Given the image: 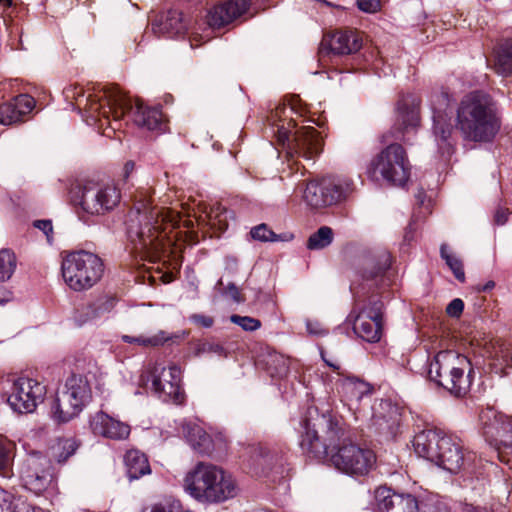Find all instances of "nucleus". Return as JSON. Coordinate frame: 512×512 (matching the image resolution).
<instances>
[{
  "label": "nucleus",
  "mask_w": 512,
  "mask_h": 512,
  "mask_svg": "<svg viewBox=\"0 0 512 512\" xmlns=\"http://www.w3.org/2000/svg\"><path fill=\"white\" fill-rule=\"evenodd\" d=\"M501 126L497 102L482 90L465 95L456 111V128L463 138L473 142H490Z\"/></svg>",
  "instance_id": "nucleus-3"
},
{
  "label": "nucleus",
  "mask_w": 512,
  "mask_h": 512,
  "mask_svg": "<svg viewBox=\"0 0 512 512\" xmlns=\"http://www.w3.org/2000/svg\"><path fill=\"white\" fill-rule=\"evenodd\" d=\"M185 491L199 502L219 503L237 495L234 479L221 468L199 462L184 479Z\"/></svg>",
  "instance_id": "nucleus-4"
},
{
  "label": "nucleus",
  "mask_w": 512,
  "mask_h": 512,
  "mask_svg": "<svg viewBox=\"0 0 512 512\" xmlns=\"http://www.w3.org/2000/svg\"><path fill=\"white\" fill-rule=\"evenodd\" d=\"M440 256L445 261L446 265L450 268L455 278L463 283L465 282V272L462 260L450 251L447 244H442L440 247Z\"/></svg>",
  "instance_id": "nucleus-37"
},
{
  "label": "nucleus",
  "mask_w": 512,
  "mask_h": 512,
  "mask_svg": "<svg viewBox=\"0 0 512 512\" xmlns=\"http://www.w3.org/2000/svg\"><path fill=\"white\" fill-rule=\"evenodd\" d=\"M120 191L113 184L87 181L72 190V200L89 215H103L120 202Z\"/></svg>",
  "instance_id": "nucleus-9"
},
{
  "label": "nucleus",
  "mask_w": 512,
  "mask_h": 512,
  "mask_svg": "<svg viewBox=\"0 0 512 512\" xmlns=\"http://www.w3.org/2000/svg\"><path fill=\"white\" fill-rule=\"evenodd\" d=\"M413 447L418 456L450 473H476V454L464 451L461 441L456 436L440 429H426L417 433L413 439Z\"/></svg>",
  "instance_id": "nucleus-2"
},
{
  "label": "nucleus",
  "mask_w": 512,
  "mask_h": 512,
  "mask_svg": "<svg viewBox=\"0 0 512 512\" xmlns=\"http://www.w3.org/2000/svg\"><path fill=\"white\" fill-rule=\"evenodd\" d=\"M228 213H229V211L227 209L223 208L222 212L216 213V215H215L216 218H219L218 224L221 229L227 226V224L223 223V222L226 221Z\"/></svg>",
  "instance_id": "nucleus-58"
},
{
  "label": "nucleus",
  "mask_w": 512,
  "mask_h": 512,
  "mask_svg": "<svg viewBox=\"0 0 512 512\" xmlns=\"http://www.w3.org/2000/svg\"><path fill=\"white\" fill-rule=\"evenodd\" d=\"M306 329L310 335L318 337L327 335L328 333L327 330L323 328L322 324L317 320H306Z\"/></svg>",
  "instance_id": "nucleus-52"
},
{
  "label": "nucleus",
  "mask_w": 512,
  "mask_h": 512,
  "mask_svg": "<svg viewBox=\"0 0 512 512\" xmlns=\"http://www.w3.org/2000/svg\"><path fill=\"white\" fill-rule=\"evenodd\" d=\"M0 512H41L27 503L22 497H16L0 488Z\"/></svg>",
  "instance_id": "nucleus-35"
},
{
  "label": "nucleus",
  "mask_w": 512,
  "mask_h": 512,
  "mask_svg": "<svg viewBox=\"0 0 512 512\" xmlns=\"http://www.w3.org/2000/svg\"><path fill=\"white\" fill-rule=\"evenodd\" d=\"M486 441L498 452L499 459L509 462L512 457V417L493 409L481 415Z\"/></svg>",
  "instance_id": "nucleus-13"
},
{
  "label": "nucleus",
  "mask_w": 512,
  "mask_h": 512,
  "mask_svg": "<svg viewBox=\"0 0 512 512\" xmlns=\"http://www.w3.org/2000/svg\"><path fill=\"white\" fill-rule=\"evenodd\" d=\"M170 382L162 383L161 378L152 379V391L164 402L172 401L174 403H181L184 399V393L181 389V369L177 365L171 366L169 372Z\"/></svg>",
  "instance_id": "nucleus-28"
},
{
  "label": "nucleus",
  "mask_w": 512,
  "mask_h": 512,
  "mask_svg": "<svg viewBox=\"0 0 512 512\" xmlns=\"http://www.w3.org/2000/svg\"><path fill=\"white\" fill-rule=\"evenodd\" d=\"M65 283L74 291H83L93 287L102 277L104 264L102 259L85 250L67 254L61 265Z\"/></svg>",
  "instance_id": "nucleus-7"
},
{
  "label": "nucleus",
  "mask_w": 512,
  "mask_h": 512,
  "mask_svg": "<svg viewBox=\"0 0 512 512\" xmlns=\"http://www.w3.org/2000/svg\"><path fill=\"white\" fill-rule=\"evenodd\" d=\"M433 134L438 149L442 155L450 156L453 152L455 139L453 137L454 126L451 123L452 111L450 107V96L446 91H438L430 98Z\"/></svg>",
  "instance_id": "nucleus-12"
},
{
  "label": "nucleus",
  "mask_w": 512,
  "mask_h": 512,
  "mask_svg": "<svg viewBox=\"0 0 512 512\" xmlns=\"http://www.w3.org/2000/svg\"><path fill=\"white\" fill-rule=\"evenodd\" d=\"M379 512H420L418 500L411 494H398L386 487L375 492Z\"/></svg>",
  "instance_id": "nucleus-22"
},
{
  "label": "nucleus",
  "mask_w": 512,
  "mask_h": 512,
  "mask_svg": "<svg viewBox=\"0 0 512 512\" xmlns=\"http://www.w3.org/2000/svg\"><path fill=\"white\" fill-rule=\"evenodd\" d=\"M300 447L309 457L330 461L340 472L351 477H362L375 467L373 450L354 443H346L347 436L341 418L331 410L320 413L318 407H308L299 422Z\"/></svg>",
  "instance_id": "nucleus-1"
},
{
  "label": "nucleus",
  "mask_w": 512,
  "mask_h": 512,
  "mask_svg": "<svg viewBox=\"0 0 512 512\" xmlns=\"http://www.w3.org/2000/svg\"><path fill=\"white\" fill-rule=\"evenodd\" d=\"M22 485L39 495L52 483L53 475L49 459L40 452H32L23 461L20 469Z\"/></svg>",
  "instance_id": "nucleus-16"
},
{
  "label": "nucleus",
  "mask_w": 512,
  "mask_h": 512,
  "mask_svg": "<svg viewBox=\"0 0 512 512\" xmlns=\"http://www.w3.org/2000/svg\"><path fill=\"white\" fill-rule=\"evenodd\" d=\"M111 91H114L119 94H124L118 87L114 85H104L101 87L100 90H98L95 93H90L85 101V109L89 113L90 118L92 120L99 121L100 125H103L102 118L105 120H108L109 126H111V129L113 131L117 130L121 126V120L125 116H130V112H125L122 116H118L117 114L120 113L119 105L115 104L113 107H111V110L106 105V92L108 93Z\"/></svg>",
  "instance_id": "nucleus-17"
},
{
  "label": "nucleus",
  "mask_w": 512,
  "mask_h": 512,
  "mask_svg": "<svg viewBox=\"0 0 512 512\" xmlns=\"http://www.w3.org/2000/svg\"><path fill=\"white\" fill-rule=\"evenodd\" d=\"M127 476L130 481L137 480L151 473V468L146 455L139 450H129L124 456Z\"/></svg>",
  "instance_id": "nucleus-32"
},
{
  "label": "nucleus",
  "mask_w": 512,
  "mask_h": 512,
  "mask_svg": "<svg viewBox=\"0 0 512 512\" xmlns=\"http://www.w3.org/2000/svg\"><path fill=\"white\" fill-rule=\"evenodd\" d=\"M230 321L240 326L244 331H255L261 327L260 320L250 316H240L233 314L230 316Z\"/></svg>",
  "instance_id": "nucleus-45"
},
{
  "label": "nucleus",
  "mask_w": 512,
  "mask_h": 512,
  "mask_svg": "<svg viewBox=\"0 0 512 512\" xmlns=\"http://www.w3.org/2000/svg\"><path fill=\"white\" fill-rule=\"evenodd\" d=\"M105 95L107 98L106 105L110 110L113 105H119L120 113L117 114L118 116H122L125 112H130L132 121L138 127L149 131H164L165 122L159 107L144 106L139 100L133 102L125 94H119L114 91H108Z\"/></svg>",
  "instance_id": "nucleus-11"
},
{
  "label": "nucleus",
  "mask_w": 512,
  "mask_h": 512,
  "mask_svg": "<svg viewBox=\"0 0 512 512\" xmlns=\"http://www.w3.org/2000/svg\"><path fill=\"white\" fill-rule=\"evenodd\" d=\"M459 512H489L486 507L474 506L469 503H461L459 506Z\"/></svg>",
  "instance_id": "nucleus-57"
},
{
  "label": "nucleus",
  "mask_w": 512,
  "mask_h": 512,
  "mask_svg": "<svg viewBox=\"0 0 512 512\" xmlns=\"http://www.w3.org/2000/svg\"><path fill=\"white\" fill-rule=\"evenodd\" d=\"M33 226L35 228L41 230L45 234L48 243H52L53 225H52L51 220H48V219L35 220L33 222Z\"/></svg>",
  "instance_id": "nucleus-50"
},
{
  "label": "nucleus",
  "mask_w": 512,
  "mask_h": 512,
  "mask_svg": "<svg viewBox=\"0 0 512 512\" xmlns=\"http://www.w3.org/2000/svg\"><path fill=\"white\" fill-rule=\"evenodd\" d=\"M337 391L344 405L349 410L355 411L359 409L361 400L371 394L372 387L364 380L354 376H347L339 381Z\"/></svg>",
  "instance_id": "nucleus-23"
},
{
  "label": "nucleus",
  "mask_w": 512,
  "mask_h": 512,
  "mask_svg": "<svg viewBox=\"0 0 512 512\" xmlns=\"http://www.w3.org/2000/svg\"><path fill=\"white\" fill-rule=\"evenodd\" d=\"M187 29V20L184 18L183 14L176 9L168 10L151 23V30L158 37H178L184 35Z\"/></svg>",
  "instance_id": "nucleus-25"
},
{
  "label": "nucleus",
  "mask_w": 512,
  "mask_h": 512,
  "mask_svg": "<svg viewBox=\"0 0 512 512\" xmlns=\"http://www.w3.org/2000/svg\"><path fill=\"white\" fill-rule=\"evenodd\" d=\"M410 162L405 149L397 143L384 148L372 161L368 168L369 175L379 180L381 177L394 186H403L410 177Z\"/></svg>",
  "instance_id": "nucleus-8"
},
{
  "label": "nucleus",
  "mask_w": 512,
  "mask_h": 512,
  "mask_svg": "<svg viewBox=\"0 0 512 512\" xmlns=\"http://www.w3.org/2000/svg\"><path fill=\"white\" fill-rule=\"evenodd\" d=\"M90 399L91 388L87 378L73 373L52 401L50 417L57 424L68 423L82 412Z\"/></svg>",
  "instance_id": "nucleus-6"
},
{
  "label": "nucleus",
  "mask_w": 512,
  "mask_h": 512,
  "mask_svg": "<svg viewBox=\"0 0 512 512\" xmlns=\"http://www.w3.org/2000/svg\"><path fill=\"white\" fill-rule=\"evenodd\" d=\"M35 107V100L27 94H20L12 101L0 105V124L13 125L24 120Z\"/></svg>",
  "instance_id": "nucleus-27"
},
{
  "label": "nucleus",
  "mask_w": 512,
  "mask_h": 512,
  "mask_svg": "<svg viewBox=\"0 0 512 512\" xmlns=\"http://www.w3.org/2000/svg\"><path fill=\"white\" fill-rule=\"evenodd\" d=\"M190 320L192 322H194L195 324H198L202 327H205V328H210L214 321H213V318L210 317V316H205V315H202V314H193L190 316Z\"/></svg>",
  "instance_id": "nucleus-54"
},
{
  "label": "nucleus",
  "mask_w": 512,
  "mask_h": 512,
  "mask_svg": "<svg viewBox=\"0 0 512 512\" xmlns=\"http://www.w3.org/2000/svg\"><path fill=\"white\" fill-rule=\"evenodd\" d=\"M0 5L4 8H9L12 6V0H0Z\"/></svg>",
  "instance_id": "nucleus-64"
},
{
  "label": "nucleus",
  "mask_w": 512,
  "mask_h": 512,
  "mask_svg": "<svg viewBox=\"0 0 512 512\" xmlns=\"http://www.w3.org/2000/svg\"><path fill=\"white\" fill-rule=\"evenodd\" d=\"M493 68L498 75L512 76V39H508L500 45Z\"/></svg>",
  "instance_id": "nucleus-34"
},
{
  "label": "nucleus",
  "mask_w": 512,
  "mask_h": 512,
  "mask_svg": "<svg viewBox=\"0 0 512 512\" xmlns=\"http://www.w3.org/2000/svg\"><path fill=\"white\" fill-rule=\"evenodd\" d=\"M187 333L185 331H180L177 333L168 334L165 331H159L157 334L153 335L152 337H145V336H129V335H123L122 340L125 343L129 344H136L139 346H159L166 342H172L176 343L182 339L185 338Z\"/></svg>",
  "instance_id": "nucleus-33"
},
{
  "label": "nucleus",
  "mask_w": 512,
  "mask_h": 512,
  "mask_svg": "<svg viewBox=\"0 0 512 512\" xmlns=\"http://www.w3.org/2000/svg\"><path fill=\"white\" fill-rule=\"evenodd\" d=\"M494 287L495 282L493 280H489L484 285H478L476 289L478 292H488L491 291Z\"/></svg>",
  "instance_id": "nucleus-59"
},
{
  "label": "nucleus",
  "mask_w": 512,
  "mask_h": 512,
  "mask_svg": "<svg viewBox=\"0 0 512 512\" xmlns=\"http://www.w3.org/2000/svg\"><path fill=\"white\" fill-rule=\"evenodd\" d=\"M200 353H213V354H216L218 356H226V350L225 348L219 344V343H215V342H205L203 343L199 350H198Z\"/></svg>",
  "instance_id": "nucleus-49"
},
{
  "label": "nucleus",
  "mask_w": 512,
  "mask_h": 512,
  "mask_svg": "<svg viewBox=\"0 0 512 512\" xmlns=\"http://www.w3.org/2000/svg\"><path fill=\"white\" fill-rule=\"evenodd\" d=\"M321 357L322 359L324 360V362L326 363L327 366H329L330 368H332L334 371H337V373L340 375V376H343V372L340 371V365L337 364V363H334V362H331L329 360H327L324 356L323 353H321Z\"/></svg>",
  "instance_id": "nucleus-60"
},
{
  "label": "nucleus",
  "mask_w": 512,
  "mask_h": 512,
  "mask_svg": "<svg viewBox=\"0 0 512 512\" xmlns=\"http://www.w3.org/2000/svg\"><path fill=\"white\" fill-rule=\"evenodd\" d=\"M169 372H171V366L168 369H166L163 366L155 365L152 368V370L149 372L147 381H150L152 383L153 378L159 377V378H161L162 383H169L170 382Z\"/></svg>",
  "instance_id": "nucleus-48"
},
{
  "label": "nucleus",
  "mask_w": 512,
  "mask_h": 512,
  "mask_svg": "<svg viewBox=\"0 0 512 512\" xmlns=\"http://www.w3.org/2000/svg\"><path fill=\"white\" fill-rule=\"evenodd\" d=\"M90 428L94 435L113 440L126 439L130 434V426L124 422L112 418L103 411L91 416Z\"/></svg>",
  "instance_id": "nucleus-24"
},
{
  "label": "nucleus",
  "mask_w": 512,
  "mask_h": 512,
  "mask_svg": "<svg viewBox=\"0 0 512 512\" xmlns=\"http://www.w3.org/2000/svg\"><path fill=\"white\" fill-rule=\"evenodd\" d=\"M418 106L419 101L414 96H407L398 101L399 133L404 134L410 128L414 129L418 125Z\"/></svg>",
  "instance_id": "nucleus-31"
},
{
  "label": "nucleus",
  "mask_w": 512,
  "mask_h": 512,
  "mask_svg": "<svg viewBox=\"0 0 512 512\" xmlns=\"http://www.w3.org/2000/svg\"><path fill=\"white\" fill-rule=\"evenodd\" d=\"M412 231H413V224L410 223L408 225V227L406 228V232H405V235H404V241L405 242L409 243L412 240V238H413Z\"/></svg>",
  "instance_id": "nucleus-62"
},
{
  "label": "nucleus",
  "mask_w": 512,
  "mask_h": 512,
  "mask_svg": "<svg viewBox=\"0 0 512 512\" xmlns=\"http://www.w3.org/2000/svg\"><path fill=\"white\" fill-rule=\"evenodd\" d=\"M111 91H114L119 94H124L118 87L114 85H104L101 87L100 90H98L95 93H90L85 101V109L89 113L90 118L92 120L99 121L100 125H103L102 118L105 120H108L109 126H111V129L113 131L117 130L121 126V120L125 116H130V112H125L122 116H118L117 114L120 113L119 105L115 104L113 107H111V110L106 105V92L108 93Z\"/></svg>",
  "instance_id": "nucleus-18"
},
{
  "label": "nucleus",
  "mask_w": 512,
  "mask_h": 512,
  "mask_svg": "<svg viewBox=\"0 0 512 512\" xmlns=\"http://www.w3.org/2000/svg\"><path fill=\"white\" fill-rule=\"evenodd\" d=\"M250 235L254 240L261 242H276L280 239L279 236L264 223L253 227L250 231Z\"/></svg>",
  "instance_id": "nucleus-44"
},
{
  "label": "nucleus",
  "mask_w": 512,
  "mask_h": 512,
  "mask_svg": "<svg viewBox=\"0 0 512 512\" xmlns=\"http://www.w3.org/2000/svg\"><path fill=\"white\" fill-rule=\"evenodd\" d=\"M348 189V184L331 179L311 181L306 185L303 198L310 207L318 209L338 203L345 198Z\"/></svg>",
  "instance_id": "nucleus-20"
},
{
  "label": "nucleus",
  "mask_w": 512,
  "mask_h": 512,
  "mask_svg": "<svg viewBox=\"0 0 512 512\" xmlns=\"http://www.w3.org/2000/svg\"><path fill=\"white\" fill-rule=\"evenodd\" d=\"M334 238L332 228L328 226L320 227L315 233L311 234L307 240V248L310 250H320L328 247Z\"/></svg>",
  "instance_id": "nucleus-38"
},
{
  "label": "nucleus",
  "mask_w": 512,
  "mask_h": 512,
  "mask_svg": "<svg viewBox=\"0 0 512 512\" xmlns=\"http://www.w3.org/2000/svg\"><path fill=\"white\" fill-rule=\"evenodd\" d=\"M391 264V256L387 252H383L377 257H366L363 261V267L359 271V275L365 281H375L378 285V279H383Z\"/></svg>",
  "instance_id": "nucleus-30"
},
{
  "label": "nucleus",
  "mask_w": 512,
  "mask_h": 512,
  "mask_svg": "<svg viewBox=\"0 0 512 512\" xmlns=\"http://www.w3.org/2000/svg\"><path fill=\"white\" fill-rule=\"evenodd\" d=\"M134 167L135 164L133 161L126 162V164L124 165V172L126 177H128L129 174L134 170Z\"/></svg>",
  "instance_id": "nucleus-63"
},
{
  "label": "nucleus",
  "mask_w": 512,
  "mask_h": 512,
  "mask_svg": "<svg viewBox=\"0 0 512 512\" xmlns=\"http://www.w3.org/2000/svg\"><path fill=\"white\" fill-rule=\"evenodd\" d=\"M260 455L264 462L269 465L272 469H276L277 472L282 473L284 465L287 462L286 453L280 448L264 449L260 448Z\"/></svg>",
  "instance_id": "nucleus-39"
},
{
  "label": "nucleus",
  "mask_w": 512,
  "mask_h": 512,
  "mask_svg": "<svg viewBox=\"0 0 512 512\" xmlns=\"http://www.w3.org/2000/svg\"><path fill=\"white\" fill-rule=\"evenodd\" d=\"M77 448L78 444L74 439H61L52 448V455L58 463H64L76 452Z\"/></svg>",
  "instance_id": "nucleus-40"
},
{
  "label": "nucleus",
  "mask_w": 512,
  "mask_h": 512,
  "mask_svg": "<svg viewBox=\"0 0 512 512\" xmlns=\"http://www.w3.org/2000/svg\"><path fill=\"white\" fill-rule=\"evenodd\" d=\"M464 310V302L460 298L453 299L446 307L449 316L458 318Z\"/></svg>",
  "instance_id": "nucleus-51"
},
{
  "label": "nucleus",
  "mask_w": 512,
  "mask_h": 512,
  "mask_svg": "<svg viewBox=\"0 0 512 512\" xmlns=\"http://www.w3.org/2000/svg\"><path fill=\"white\" fill-rule=\"evenodd\" d=\"M143 512H193L185 510L181 502L174 497H165L153 504L151 508L145 509Z\"/></svg>",
  "instance_id": "nucleus-42"
},
{
  "label": "nucleus",
  "mask_w": 512,
  "mask_h": 512,
  "mask_svg": "<svg viewBox=\"0 0 512 512\" xmlns=\"http://www.w3.org/2000/svg\"><path fill=\"white\" fill-rule=\"evenodd\" d=\"M223 294L230 296L235 302L241 303L244 300L241 298L240 291L234 283H229Z\"/></svg>",
  "instance_id": "nucleus-55"
},
{
  "label": "nucleus",
  "mask_w": 512,
  "mask_h": 512,
  "mask_svg": "<svg viewBox=\"0 0 512 512\" xmlns=\"http://www.w3.org/2000/svg\"><path fill=\"white\" fill-rule=\"evenodd\" d=\"M15 444L6 439L0 438V476L10 478L14 458Z\"/></svg>",
  "instance_id": "nucleus-36"
},
{
  "label": "nucleus",
  "mask_w": 512,
  "mask_h": 512,
  "mask_svg": "<svg viewBox=\"0 0 512 512\" xmlns=\"http://www.w3.org/2000/svg\"><path fill=\"white\" fill-rule=\"evenodd\" d=\"M383 302L372 298L355 316L353 330L361 339L374 343L380 340L382 335V310Z\"/></svg>",
  "instance_id": "nucleus-19"
},
{
  "label": "nucleus",
  "mask_w": 512,
  "mask_h": 512,
  "mask_svg": "<svg viewBox=\"0 0 512 512\" xmlns=\"http://www.w3.org/2000/svg\"><path fill=\"white\" fill-rule=\"evenodd\" d=\"M509 210L506 208H498L494 215V221L498 225H504L507 222Z\"/></svg>",
  "instance_id": "nucleus-56"
},
{
  "label": "nucleus",
  "mask_w": 512,
  "mask_h": 512,
  "mask_svg": "<svg viewBox=\"0 0 512 512\" xmlns=\"http://www.w3.org/2000/svg\"><path fill=\"white\" fill-rule=\"evenodd\" d=\"M420 512H450L447 505L437 499L429 498L420 504Z\"/></svg>",
  "instance_id": "nucleus-47"
},
{
  "label": "nucleus",
  "mask_w": 512,
  "mask_h": 512,
  "mask_svg": "<svg viewBox=\"0 0 512 512\" xmlns=\"http://www.w3.org/2000/svg\"><path fill=\"white\" fill-rule=\"evenodd\" d=\"M134 209L138 215L139 225L130 224L128 227V236L131 242L134 243L135 249L157 250L161 232L159 231L157 221L152 223L151 220L158 213L150 207V201L146 198L136 201Z\"/></svg>",
  "instance_id": "nucleus-14"
},
{
  "label": "nucleus",
  "mask_w": 512,
  "mask_h": 512,
  "mask_svg": "<svg viewBox=\"0 0 512 512\" xmlns=\"http://www.w3.org/2000/svg\"><path fill=\"white\" fill-rule=\"evenodd\" d=\"M292 125V121L288 123ZM278 142L287 150L290 157L301 156L312 159L321 151V139L317 130L313 127H301L296 129L293 122L292 128L284 125L278 126L276 130Z\"/></svg>",
  "instance_id": "nucleus-10"
},
{
  "label": "nucleus",
  "mask_w": 512,
  "mask_h": 512,
  "mask_svg": "<svg viewBox=\"0 0 512 512\" xmlns=\"http://www.w3.org/2000/svg\"><path fill=\"white\" fill-rule=\"evenodd\" d=\"M288 373V366L283 361V363L280 365V367L276 371V376L283 377Z\"/></svg>",
  "instance_id": "nucleus-61"
},
{
  "label": "nucleus",
  "mask_w": 512,
  "mask_h": 512,
  "mask_svg": "<svg viewBox=\"0 0 512 512\" xmlns=\"http://www.w3.org/2000/svg\"><path fill=\"white\" fill-rule=\"evenodd\" d=\"M114 307V299H99L87 306L86 315L89 319L101 316L103 313L109 312Z\"/></svg>",
  "instance_id": "nucleus-43"
},
{
  "label": "nucleus",
  "mask_w": 512,
  "mask_h": 512,
  "mask_svg": "<svg viewBox=\"0 0 512 512\" xmlns=\"http://www.w3.org/2000/svg\"><path fill=\"white\" fill-rule=\"evenodd\" d=\"M375 425L378 426L379 433L387 438L394 437L397 431V421L394 419L390 423L384 417L375 418Z\"/></svg>",
  "instance_id": "nucleus-46"
},
{
  "label": "nucleus",
  "mask_w": 512,
  "mask_h": 512,
  "mask_svg": "<svg viewBox=\"0 0 512 512\" xmlns=\"http://www.w3.org/2000/svg\"><path fill=\"white\" fill-rule=\"evenodd\" d=\"M183 434L192 449L200 455H211L214 450L211 436L198 424H183Z\"/></svg>",
  "instance_id": "nucleus-29"
},
{
  "label": "nucleus",
  "mask_w": 512,
  "mask_h": 512,
  "mask_svg": "<svg viewBox=\"0 0 512 512\" xmlns=\"http://www.w3.org/2000/svg\"><path fill=\"white\" fill-rule=\"evenodd\" d=\"M362 46V39L356 31L351 29H339L334 31L331 35L323 38L319 54L321 57L329 55H348L356 53Z\"/></svg>",
  "instance_id": "nucleus-21"
},
{
  "label": "nucleus",
  "mask_w": 512,
  "mask_h": 512,
  "mask_svg": "<svg viewBox=\"0 0 512 512\" xmlns=\"http://www.w3.org/2000/svg\"><path fill=\"white\" fill-rule=\"evenodd\" d=\"M16 269V257L7 249L0 251V283L9 280Z\"/></svg>",
  "instance_id": "nucleus-41"
},
{
  "label": "nucleus",
  "mask_w": 512,
  "mask_h": 512,
  "mask_svg": "<svg viewBox=\"0 0 512 512\" xmlns=\"http://www.w3.org/2000/svg\"><path fill=\"white\" fill-rule=\"evenodd\" d=\"M473 373L470 360L453 350L439 351L428 369L430 380L455 396H463L468 392Z\"/></svg>",
  "instance_id": "nucleus-5"
},
{
  "label": "nucleus",
  "mask_w": 512,
  "mask_h": 512,
  "mask_svg": "<svg viewBox=\"0 0 512 512\" xmlns=\"http://www.w3.org/2000/svg\"><path fill=\"white\" fill-rule=\"evenodd\" d=\"M357 6L365 13H375L380 9V0H357Z\"/></svg>",
  "instance_id": "nucleus-53"
},
{
  "label": "nucleus",
  "mask_w": 512,
  "mask_h": 512,
  "mask_svg": "<svg viewBox=\"0 0 512 512\" xmlns=\"http://www.w3.org/2000/svg\"><path fill=\"white\" fill-rule=\"evenodd\" d=\"M46 395V386L41 382L19 377L13 380L7 402L14 412L32 413L43 402Z\"/></svg>",
  "instance_id": "nucleus-15"
},
{
  "label": "nucleus",
  "mask_w": 512,
  "mask_h": 512,
  "mask_svg": "<svg viewBox=\"0 0 512 512\" xmlns=\"http://www.w3.org/2000/svg\"><path fill=\"white\" fill-rule=\"evenodd\" d=\"M248 7V0H228L209 11L207 23L212 28H222L241 16Z\"/></svg>",
  "instance_id": "nucleus-26"
}]
</instances>
